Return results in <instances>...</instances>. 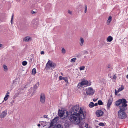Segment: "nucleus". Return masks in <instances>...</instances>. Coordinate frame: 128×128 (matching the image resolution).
<instances>
[{
    "instance_id": "f257e3e1",
    "label": "nucleus",
    "mask_w": 128,
    "mask_h": 128,
    "mask_svg": "<svg viewBox=\"0 0 128 128\" xmlns=\"http://www.w3.org/2000/svg\"><path fill=\"white\" fill-rule=\"evenodd\" d=\"M69 113L70 115L68 117L69 119L75 124H79L81 119L85 118L83 110L77 105L72 108Z\"/></svg>"
},
{
    "instance_id": "f03ea898",
    "label": "nucleus",
    "mask_w": 128,
    "mask_h": 128,
    "mask_svg": "<svg viewBox=\"0 0 128 128\" xmlns=\"http://www.w3.org/2000/svg\"><path fill=\"white\" fill-rule=\"evenodd\" d=\"M126 110L120 109L118 113V117L121 119H124L126 118L127 116L124 112Z\"/></svg>"
},
{
    "instance_id": "7ed1b4c3",
    "label": "nucleus",
    "mask_w": 128,
    "mask_h": 128,
    "mask_svg": "<svg viewBox=\"0 0 128 128\" xmlns=\"http://www.w3.org/2000/svg\"><path fill=\"white\" fill-rule=\"evenodd\" d=\"M39 82H38L34 86L33 88L31 87L30 88L29 90V92H28V93L29 92V93L30 94L32 93V95H33L34 94L36 91V90L37 89L38 87L39 86Z\"/></svg>"
},
{
    "instance_id": "20e7f679",
    "label": "nucleus",
    "mask_w": 128,
    "mask_h": 128,
    "mask_svg": "<svg viewBox=\"0 0 128 128\" xmlns=\"http://www.w3.org/2000/svg\"><path fill=\"white\" fill-rule=\"evenodd\" d=\"M121 105L119 106V108L127 110V108L126 107L127 105L126 104V100L124 98H122L121 99Z\"/></svg>"
},
{
    "instance_id": "39448f33",
    "label": "nucleus",
    "mask_w": 128,
    "mask_h": 128,
    "mask_svg": "<svg viewBox=\"0 0 128 128\" xmlns=\"http://www.w3.org/2000/svg\"><path fill=\"white\" fill-rule=\"evenodd\" d=\"M86 91L87 94L89 96L93 95L95 92L93 88L90 87L88 89L86 88Z\"/></svg>"
},
{
    "instance_id": "423d86ee",
    "label": "nucleus",
    "mask_w": 128,
    "mask_h": 128,
    "mask_svg": "<svg viewBox=\"0 0 128 128\" xmlns=\"http://www.w3.org/2000/svg\"><path fill=\"white\" fill-rule=\"evenodd\" d=\"M80 84L82 86L86 85L87 86H88L90 85L91 84V82H89L87 80H83L80 82Z\"/></svg>"
},
{
    "instance_id": "0eeeda50",
    "label": "nucleus",
    "mask_w": 128,
    "mask_h": 128,
    "mask_svg": "<svg viewBox=\"0 0 128 128\" xmlns=\"http://www.w3.org/2000/svg\"><path fill=\"white\" fill-rule=\"evenodd\" d=\"M104 114V112L102 110H98L96 111V114L97 116L99 117L102 116Z\"/></svg>"
},
{
    "instance_id": "6e6552de",
    "label": "nucleus",
    "mask_w": 128,
    "mask_h": 128,
    "mask_svg": "<svg viewBox=\"0 0 128 128\" xmlns=\"http://www.w3.org/2000/svg\"><path fill=\"white\" fill-rule=\"evenodd\" d=\"M7 114L6 110L3 111L0 115V118H1L5 117Z\"/></svg>"
},
{
    "instance_id": "1a4fd4ad",
    "label": "nucleus",
    "mask_w": 128,
    "mask_h": 128,
    "mask_svg": "<svg viewBox=\"0 0 128 128\" xmlns=\"http://www.w3.org/2000/svg\"><path fill=\"white\" fill-rule=\"evenodd\" d=\"M112 101V98L111 97L110 98L108 101V103L107 105V107L109 108L111 105V104Z\"/></svg>"
},
{
    "instance_id": "9d476101",
    "label": "nucleus",
    "mask_w": 128,
    "mask_h": 128,
    "mask_svg": "<svg viewBox=\"0 0 128 128\" xmlns=\"http://www.w3.org/2000/svg\"><path fill=\"white\" fill-rule=\"evenodd\" d=\"M69 114H69V113L67 111H64L63 118H65L67 117L68 116Z\"/></svg>"
},
{
    "instance_id": "9b49d317",
    "label": "nucleus",
    "mask_w": 128,
    "mask_h": 128,
    "mask_svg": "<svg viewBox=\"0 0 128 128\" xmlns=\"http://www.w3.org/2000/svg\"><path fill=\"white\" fill-rule=\"evenodd\" d=\"M64 111H60L58 112L59 115L60 117L63 118Z\"/></svg>"
},
{
    "instance_id": "f8f14e48",
    "label": "nucleus",
    "mask_w": 128,
    "mask_h": 128,
    "mask_svg": "<svg viewBox=\"0 0 128 128\" xmlns=\"http://www.w3.org/2000/svg\"><path fill=\"white\" fill-rule=\"evenodd\" d=\"M112 20V16H110L108 17V19L107 21V23L108 25H109L110 24V23Z\"/></svg>"
},
{
    "instance_id": "ddd939ff",
    "label": "nucleus",
    "mask_w": 128,
    "mask_h": 128,
    "mask_svg": "<svg viewBox=\"0 0 128 128\" xmlns=\"http://www.w3.org/2000/svg\"><path fill=\"white\" fill-rule=\"evenodd\" d=\"M121 99H120L116 102V105L117 106H119L121 103Z\"/></svg>"
},
{
    "instance_id": "4468645a",
    "label": "nucleus",
    "mask_w": 128,
    "mask_h": 128,
    "mask_svg": "<svg viewBox=\"0 0 128 128\" xmlns=\"http://www.w3.org/2000/svg\"><path fill=\"white\" fill-rule=\"evenodd\" d=\"M46 98L45 96H40V102L42 103H44L45 100Z\"/></svg>"
},
{
    "instance_id": "2eb2a0df",
    "label": "nucleus",
    "mask_w": 128,
    "mask_h": 128,
    "mask_svg": "<svg viewBox=\"0 0 128 128\" xmlns=\"http://www.w3.org/2000/svg\"><path fill=\"white\" fill-rule=\"evenodd\" d=\"M31 40V38L29 36H26L24 38V40L26 42L30 41Z\"/></svg>"
},
{
    "instance_id": "dca6fc26",
    "label": "nucleus",
    "mask_w": 128,
    "mask_h": 128,
    "mask_svg": "<svg viewBox=\"0 0 128 128\" xmlns=\"http://www.w3.org/2000/svg\"><path fill=\"white\" fill-rule=\"evenodd\" d=\"M56 122H55L53 120H52L51 122L50 123V126L49 128H50L53 125L55 124H56Z\"/></svg>"
},
{
    "instance_id": "f3484780",
    "label": "nucleus",
    "mask_w": 128,
    "mask_h": 128,
    "mask_svg": "<svg viewBox=\"0 0 128 128\" xmlns=\"http://www.w3.org/2000/svg\"><path fill=\"white\" fill-rule=\"evenodd\" d=\"M80 44L81 46H82L83 45L84 42V40L83 38L82 37H80Z\"/></svg>"
},
{
    "instance_id": "a211bd4d",
    "label": "nucleus",
    "mask_w": 128,
    "mask_h": 128,
    "mask_svg": "<svg viewBox=\"0 0 128 128\" xmlns=\"http://www.w3.org/2000/svg\"><path fill=\"white\" fill-rule=\"evenodd\" d=\"M113 40V38L111 36H109L107 38V41L108 42H110Z\"/></svg>"
},
{
    "instance_id": "6ab92c4d",
    "label": "nucleus",
    "mask_w": 128,
    "mask_h": 128,
    "mask_svg": "<svg viewBox=\"0 0 128 128\" xmlns=\"http://www.w3.org/2000/svg\"><path fill=\"white\" fill-rule=\"evenodd\" d=\"M94 106V104L93 102H91L89 104V106L90 108H92Z\"/></svg>"
},
{
    "instance_id": "aec40b11",
    "label": "nucleus",
    "mask_w": 128,
    "mask_h": 128,
    "mask_svg": "<svg viewBox=\"0 0 128 128\" xmlns=\"http://www.w3.org/2000/svg\"><path fill=\"white\" fill-rule=\"evenodd\" d=\"M3 67L4 68V71L5 72H6L8 70V68L7 66L5 65H4L3 66Z\"/></svg>"
},
{
    "instance_id": "412c9836",
    "label": "nucleus",
    "mask_w": 128,
    "mask_h": 128,
    "mask_svg": "<svg viewBox=\"0 0 128 128\" xmlns=\"http://www.w3.org/2000/svg\"><path fill=\"white\" fill-rule=\"evenodd\" d=\"M14 16V14L13 13V14H12V15L11 19V21H10V22L12 24L13 23V21Z\"/></svg>"
},
{
    "instance_id": "4be33fe9",
    "label": "nucleus",
    "mask_w": 128,
    "mask_h": 128,
    "mask_svg": "<svg viewBox=\"0 0 128 128\" xmlns=\"http://www.w3.org/2000/svg\"><path fill=\"white\" fill-rule=\"evenodd\" d=\"M36 73V70L35 68H34L32 70V73L33 74H34Z\"/></svg>"
},
{
    "instance_id": "5701e85b",
    "label": "nucleus",
    "mask_w": 128,
    "mask_h": 128,
    "mask_svg": "<svg viewBox=\"0 0 128 128\" xmlns=\"http://www.w3.org/2000/svg\"><path fill=\"white\" fill-rule=\"evenodd\" d=\"M63 80H64L66 83H68V78L67 77H64L63 79Z\"/></svg>"
},
{
    "instance_id": "b1692460",
    "label": "nucleus",
    "mask_w": 128,
    "mask_h": 128,
    "mask_svg": "<svg viewBox=\"0 0 128 128\" xmlns=\"http://www.w3.org/2000/svg\"><path fill=\"white\" fill-rule=\"evenodd\" d=\"M34 26H35L36 27L39 24L37 22H34Z\"/></svg>"
},
{
    "instance_id": "393cba45",
    "label": "nucleus",
    "mask_w": 128,
    "mask_h": 128,
    "mask_svg": "<svg viewBox=\"0 0 128 128\" xmlns=\"http://www.w3.org/2000/svg\"><path fill=\"white\" fill-rule=\"evenodd\" d=\"M98 105H101L103 104V102L101 100H99L98 101Z\"/></svg>"
},
{
    "instance_id": "a878e982",
    "label": "nucleus",
    "mask_w": 128,
    "mask_h": 128,
    "mask_svg": "<svg viewBox=\"0 0 128 128\" xmlns=\"http://www.w3.org/2000/svg\"><path fill=\"white\" fill-rule=\"evenodd\" d=\"M88 53V52L86 50L83 51L82 52V53L83 55H84L85 54H87Z\"/></svg>"
},
{
    "instance_id": "bb28decb",
    "label": "nucleus",
    "mask_w": 128,
    "mask_h": 128,
    "mask_svg": "<svg viewBox=\"0 0 128 128\" xmlns=\"http://www.w3.org/2000/svg\"><path fill=\"white\" fill-rule=\"evenodd\" d=\"M107 67L108 68H110V69L109 70L110 71L111 70H112V67L110 64H108Z\"/></svg>"
},
{
    "instance_id": "cd10ccee",
    "label": "nucleus",
    "mask_w": 128,
    "mask_h": 128,
    "mask_svg": "<svg viewBox=\"0 0 128 128\" xmlns=\"http://www.w3.org/2000/svg\"><path fill=\"white\" fill-rule=\"evenodd\" d=\"M27 64V62L26 61H24L22 62V65L23 66H25Z\"/></svg>"
},
{
    "instance_id": "c85d7f7f",
    "label": "nucleus",
    "mask_w": 128,
    "mask_h": 128,
    "mask_svg": "<svg viewBox=\"0 0 128 128\" xmlns=\"http://www.w3.org/2000/svg\"><path fill=\"white\" fill-rule=\"evenodd\" d=\"M124 89V88L122 87H121L120 88L118 89V92H119L121 90H122Z\"/></svg>"
},
{
    "instance_id": "c756f323",
    "label": "nucleus",
    "mask_w": 128,
    "mask_h": 128,
    "mask_svg": "<svg viewBox=\"0 0 128 128\" xmlns=\"http://www.w3.org/2000/svg\"><path fill=\"white\" fill-rule=\"evenodd\" d=\"M58 120V117H56L53 120L56 122V123L57 122V121Z\"/></svg>"
},
{
    "instance_id": "7c9ffc66",
    "label": "nucleus",
    "mask_w": 128,
    "mask_h": 128,
    "mask_svg": "<svg viewBox=\"0 0 128 128\" xmlns=\"http://www.w3.org/2000/svg\"><path fill=\"white\" fill-rule=\"evenodd\" d=\"M76 60V58H74L71 59L70 62H75V60Z\"/></svg>"
},
{
    "instance_id": "2f4dec72",
    "label": "nucleus",
    "mask_w": 128,
    "mask_h": 128,
    "mask_svg": "<svg viewBox=\"0 0 128 128\" xmlns=\"http://www.w3.org/2000/svg\"><path fill=\"white\" fill-rule=\"evenodd\" d=\"M84 68L85 67L84 66H83L80 67V70H84Z\"/></svg>"
},
{
    "instance_id": "473e14b6",
    "label": "nucleus",
    "mask_w": 128,
    "mask_h": 128,
    "mask_svg": "<svg viewBox=\"0 0 128 128\" xmlns=\"http://www.w3.org/2000/svg\"><path fill=\"white\" fill-rule=\"evenodd\" d=\"M49 66L48 64H46L45 67V68L46 70H48L50 68L49 67Z\"/></svg>"
},
{
    "instance_id": "72a5a7b5",
    "label": "nucleus",
    "mask_w": 128,
    "mask_h": 128,
    "mask_svg": "<svg viewBox=\"0 0 128 128\" xmlns=\"http://www.w3.org/2000/svg\"><path fill=\"white\" fill-rule=\"evenodd\" d=\"M56 64L54 63H53V64L52 66L51 67H52L53 68H55L56 66Z\"/></svg>"
},
{
    "instance_id": "f704fd0d",
    "label": "nucleus",
    "mask_w": 128,
    "mask_h": 128,
    "mask_svg": "<svg viewBox=\"0 0 128 128\" xmlns=\"http://www.w3.org/2000/svg\"><path fill=\"white\" fill-rule=\"evenodd\" d=\"M84 7H85V10H84V12L86 13V12L87 11V6L86 4H85L84 5Z\"/></svg>"
},
{
    "instance_id": "c9c22d12",
    "label": "nucleus",
    "mask_w": 128,
    "mask_h": 128,
    "mask_svg": "<svg viewBox=\"0 0 128 128\" xmlns=\"http://www.w3.org/2000/svg\"><path fill=\"white\" fill-rule=\"evenodd\" d=\"M62 54H64L66 52V51L64 48H62Z\"/></svg>"
},
{
    "instance_id": "e433bc0d",
    "label": "nucleus",
    "mask_w": 128,
    "mask_h": 128,
    "mask_svg": "<svg viewBox=\"0 0 128 128\" xmlns=\"http://www.w3.org/2000/svg\"><path fill=\"white\" fill-rule=\"evenodd\" d=\"M81 56V54H78L76 56L78 58H80Z\"/></svg>"
},
{
    "instance_id": "4c0bfd02",
    "label": "nucleus",
    "mask_w": 128,
    "mask_h": 128,
    "mask_svg": "<svg viewBox=\"0 0 128 128\" xmlns=\"http://www.w3.org/2000/svg\"><path fill=\"white\" fill-rule=\"evenodd\" d=\"M79 126L80 127L79 128H83V124L82 123H80L79 124Z\"/></svg>"
},
{
    "instance_id": "58836bf2",
    "label": "nucleus",
    "mask_w": 128,
    "mask_h": 128,
    "mask_svg": "<svg viewBox=\"0 0 128 128\" xmlns=\"http://www.w3.org/2000/svg\"><path fill=\"white\" fill-rule=\"evenodd\" d=\"M29 86V84H26L24 86V88H28Z\"/></svg>"
},
{
    "instance_id": "ea45409f",
    "label": "nucleus",
    "mask_w": 128,
    "mask_h": 128,
    "mask_svg": "<svg viewBox=\"0 0 128 128\" xmlns=\"http://www.w3.org/2000/svg\"><path fill=\"white\" fill-rule=\"evenodd\" d=\"M64 77L61 76H59V80H63L64 78Z\"/></svg>"
},
{
    "instance_id": "a19ab883",
    "label": "nucleus",
    "mask_w": 128,
    "mask_h": 128,
    "mask_svg": "<svg viewBox=\"0 0 128 128\" xmlns=\"http://www.w3.org/2000/svg\"><path fill=\"white\" fill-rule=\"evenodd\" d=\"M99 125L100 126H104V123L102 122H100L99 124Z\"/></svg>"
},
{
    "instance_id": "79ce46f5",
    "label": "nucleus",
    "mask_w": 128,
    "mask_h": 128,
    "mask_svg": "<svg viewBox=\"0 0 128 128\" xmlns=\"http://www.w3.org/2000/svg\"><path fill=\"white\" fill-rule=\"evenodd\" d=\"M81 86H82V85L80 83H79L77 86L78 88H80Z\"/></svg>"
},
{
    "instance_id": "37998d69",
    "label": "nucleus",
    "mask_w": 128,
    "mask_h": 128,
    "mask_svg": "<svg viewBox=\"0 0 128 128\" xmlns=\"http://www.w3.org/2000/svg\"><path fill=\"white\" fill-rule=\"evenodd\" d=\"M52 62V61H51V62L50 63L48 64V65L50 66V67L52 66L53 64Z\"/></svg>"
},
{
    "instance_id": "c03bdc74",
    "label": "nucleus",
    "mask_w": 128,
    "mask_h": 128,
    "mask_svg": "<svg viewBox=\"0 0 128 128\" xmlns=\"http://www.w3.org/2000/svg\"><path fill=\"white\" fill-rule=\"evenodd\" d=\"M8 96H5L4 98V100L5 101H6V100L8 99Z\"/></svg>"
},
{
    "instance_id": "a18cd8bd",
    "label": "nucleus",
    "mask_w": 128,
    "mask_h": 128,
    "mask_svg": "<svg viewBox=\"0 0 128 128\" xmlns=\"http://www.w3.org/2000/svg\"><path fill=\"white\" fill-rule=\"evenodd\" d=\"M85 126L87 128H90V126H89V127H88V125L87 124H86Z\"/></svg>"
},
{
    "instance_id": "49530a36",
    "label": "nucleus",
    "mask_w": 128,
    "mask_h": 128,
    "mask_svg": "<svg viewBox=\"0 0 128 128\" xmlns=\"http://www.w3.org/2000/svg\"><path fill=\"white\" fill-rule=\"evenodd\" d=\"M44 118H48V115H44Z\"/></svg>"
},
{
    "instance_id": "de8ad7c7",
    "label": "nucleus",
    "mask_w": 128,
    "mask_h": 128,
    "mask_svg": "<svg viewBox=\"0 0 128 128\" xmlns=\"http://www.w3.org/2000/svg\"><path fill=\"white\" fill-rule=\"evenodd\" d=\"M40 96H45V95L44 93H41Z\"/></svg>"
},
{
    "instance_id": "09e8293b",
    "label": "nucleus",
    "mask_w": 128,
    "mask_h": 128,
    "mask_svg": "<svg viewBox=\"0 0 128 128\" xmlns=\"http://www.w3.org/2000/svg\"><path fill=\"white\" fill-rule=\"evenodd\" d=\"M98 98H94L93 99V101L94 102L96 101L97 100H98Z\"/></svg>"
},
{
    "instance_id": "8fccbe9b",
    "label": "nucleus",
    "mask_w": 128,
    "mask_h": 128,
    "mask_svg": "<svg viewBox=\"0 0 128 128\" xmlns=\"http://www.w3.org/2000/svg\"><path fill=\"white\" fill-rule=\"evenodd\" d=\"M40 54H44V51H42L40 52Z\"/></svg>"
},
{
    "instance_id": "3c124183",
    "label": "nucleus",
    "mask_w": 128,
    "mask_h": 128,
    "mask_svg": "<svg viewBox=\"0 0 128 128\" xmlns=\"http://www.w3.org/2000/svg\"><path fill=\"white\" fill-rule=\"evenodd\" d=\"M116 76L115 75H114L113 76V78L114 79H116Z\"/></svg>"
},
{
    "instance_id": "603ef678",
    "label": "nucleus",
    "mask_w": 128,
    "mask_h": 128,
    "mask_svg": "<svg viewBox=\"0 0 128 128\" xmlns=\"http://www.w3.org/2000/svg\"><path fill=\"white\" fill-rule=\"evenodd\" d=\"M115 95H116L117 94L118 92V91H117L116 90V89H115Z\"/></svg>"
},
{
    "instance_id": "864d4df0",
    "label": "nucleus",
    "mask_w": 128,
    "mask_h": 128,
    "mask_svg": "<svg viewBox=\"0 0 128 128\" xmlns=\"http://www.w3.org/2000/svg\"><path fill=\"white\" fill-rule=\"evenodd\" d=\"M8 94H9V92H7L5 96H9L8 95Z\"/></svg>"
},
{
    "instance_id": "5fc2aeb1",
    "label": "nucleus",
    "mask_w": 128,
    "mask_h": 128,
    "mask_svg": "<svg viewBox=\"0 0 128 128\" xmlns=\"http://www.w3.org/2000/svg\"><path fill=\"white\" fill-rule=\"evenodd\" d=\"M68 12L69 13V14H72V12L71 11H70V10H68Z\"/></svg>"
},
{
    "instance_id": "6e6d98bb",
    "label": "nucleus",
    "mask_w": 128,
    "mask_h": 128,
    "mask_svg": "<svg viewBox=\"0 0 128 128\" xmlns=\"http://www.w3.org/2000/svg\"><path fill=\"white\" fill-rule=\"evenodd\" d=\"M98 103H96L94 104V106H98Z\"/></svg>"
},
{
    "instance_id": "4d7b16f0",
    "label": "nucleus",
    "mask_w": 128,
    "mask_h": 128,
    "mask_svg": "<svg viewBox=\"0 0 128 128\" xmlns=\"http://www.w3.org/2000/svg\"><path fill=\"white\" fill-rule=\"evenodd\" d=\"M50 60H49L48 62L46 64H48H48H49L50 63Z\"/></svg>"
},
{
    "instance_id": "13d9d810",
    "label": "nucleus",
    "mask_w": 128,
    "mask_h": 128,
    "mask_svg": "<svg viewBox=\"0 0 128 128\" xmlns=\"http://www.w3.org/2000/svg\"><path fill=\"white\" fill-rule=\"evenodd\" d=\"M38 126H40V124H38Z\"/></svg>"
},
{
    "instance_id": "bf43d9fd",
    "label": "nucleus",
    "mask_w": 128,
    "mask_h": 128,
    "mask_svg": "<svg viewBox=\"0 0 128 128\" xmlns=\"http://www.w3.org/2000/svg\"><path fill=\"white\" fill-rule=\"evenodd\" d=\"M2 46V44H0V48Z\"/></svg>"
},
{
    "instance_id": "052dcab7",
    "label": "nucleus",
    "mask_w": 128,
    "mask_h": 128,
    "mask_svg": "<svg viewBox=\"0 0 128 128\" xmlns=\"http://www.w3.org/2000/svg\"><path fill=\"white\" fill-rule=\"evenodd\" d=\"M16 0L17 2H19L20 1V0Z\"/></svg>"
},
{
    "instance_id": "680f3d73",
    "label": "nucleus",
    "mask_w": 128,
    "mask_h": 128,
    "mask_svg": "<svg viewBox=\"0 0 128 128\" xmlns=\"http://www.w3.org/2000/svg\"><path fill=\"white\" fill-rule=\"evenodd\" d=\"M126 78L128 79V74L126 76Z\"/></svg>"
},
{
    "instance_id": "e2e57ef3",
    "label": "nucleus",
    "mask_w": 128,
    "mask_h": 128,
    "mask_svg": "<svg viewBox=\"0 0 128 128\" xmlns=\"http://www.w3.org/2000/svg\"><path fill=\"white\" fill-rule=\"evenodd\" d=\"M35 12H34V11H33V13H32V14H34V13H35Z\"/></svg>"
},
{
    "instance_id": "0e129e2a",
    "label": "nucleus",
    "mask_w": 128,
    "mask_h": 128,
    "mask_svg": "<svg viewBox=\"0 0 128 128\" xmlns=\"http://www.w3.org/2000/svg\"><path fill=\"white\" fill-rule=\"evenodd\" d=\"M118 94V96H120V94Z\"/></svg>"
},
{
    "instance_id": "69168bd1",
    "label": "nucleus",
    "mask_w": 128,
    "mask_h": 128,
    "mask_svg": "<svg viewBox=\"0 0 128 128\" xmlns=\"http://www.w3.org/2000/svg\"><path fill=\"white\" fill-rule=\"evenodd\" d=\"M61 74L62 75H63V74L62 73H61Z\"/></svg>"
},
{
    "instance_id": "338daca9",
    "label": "nucleus",
    "mask_w": 128,
    "mask_h": 128,
    "mask_svg": "<svg viewBox=\"0 0 128 128\" xmlns=\"http://www.w3.org/2000/svg\"><path fill=\"white\" fill-rule=\"evenodd\" d=\"M112 96V95H110V96Z\"/></svg>"
}]
</instances>
